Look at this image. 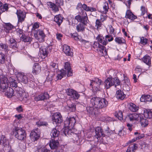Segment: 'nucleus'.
I'll list each match as a JSON object with an SVG mask.
<instances>
[{"label":"nucleus","mask_w":152,"mask_h":152,"mask_svg":"<svg viewBox=\"0 0 152 152\" xmlns=\"http://www.w3.org/2000/svg\"><path fill=\"white\" fill-rule=\"evenodd\" d=\"M82 14L80 13V15H78L75 17V19L78 22L82 23L78 24L76 27V29L78 32H83L85 30V27L84 26H87L89 20L86 12L83 10L81 11Z\"/></svg>","instance_id":"f257e3e1"},{"label":"nucleus","mask_w":152,"mask_h":152,"mask_svg":"<svg viewBox=\"0 0 152 152\" xmlns=\"http://www.w3.org/2000/svg\"><path fill=\"white\" fill-rule=\"evenodd\" d=\"M8 80L7 77L4 75L0 76V88L1 89L4 90L7 89L5 94L9 98H11L14 95L13 89L11 87L8 88Z\"/></svg>","instance_id":"f03ea898"},{"label":"nucleus","mask_w":152,"mask_h":152,"mask_svg":"<svg viewBox=\"0 0 152 152\" xmlns=\"http://www.w3.org/2000/svg\"><path fill=\"white\" fill-rule=\"evenodd\" d=\"M75 123V119L74 117L66 119L64 122V127L61 130L63 133L66 136L69 135L71 132V129L73 127Z\"/></svg>","instance_id":"7ed1b4c3"},{"label":"nucleus","mask_w":152,"mask_h":152,"mask_svg":"<svg viewBox=\"0 0 152 152\" xmlns=\"http://www.w3.org/2000/svg\"><path fill=\"white\" fill-rule=\"evenodd\" d=\"M15 137L20 140H24L26 138V134L25 131L21 128L16 127L13 131Z\"/></svg>","instance_id":"20e7f679"},{"label":"nucleus","mask_w":152,"mask_h":152,"mask_svg":"<svg viewBox=\"0 0 152 152\" xmlns=\"http://www.w3.org/2000/svg\"><path fill=\"white\" fill-rule=\"evenodd\" d=\"M104 83L105 88L108 89L113 85H115L116 87L117 86L120 85V82L117 77L113 78L112 77H109L105 80Z\"/></svg>","instance_id":"39448f33"},{"label":"nucleus","mask_w":152,"mask_h":152,"mask_svg":"<svg viewBox=\"0 0 152 152\" xmlns=\"http://www.w3.org/2000/svg\"><path fill=\"white\" fill-rule=\"evenodd\" d=\"M93 47L102 56L106 55L107 51L105 47L100 45L98 42H94L93 45Z\"/></svg>","instance_id":"423d86ee"},{"label":"nucleus","mask_w":152,"mask_h":152,"mask_svg":"<svg viewBox=\"0 0 152 152\" xmlns=\"http://www.w3.org/2000/svg\"><path fill=\"white\" fill-rule=\"evenodd\" d=\"M102 83V81L97 78H95L94 80H91L90 86L93 90L96 91L100 90V86Z\"/></svg>","instance_id":"0eeeda50"},{"label":"nucleus","mask_w":152,"mask_h":152,"mask_svg":"<svg viewBox=\"0 0 152 152\" xmlns=\"http://www.w3.org/2000/svg\"><path fill=\"white\" fill-rule=\"evenodd\" d=\"M66 92L67 95L70 96L73 99H77L80 96V95L78 92L72 89H67Z\"/></svg>","instance_id":"6e6552de"},{"label":"nucleus","mask_w":152,"mask_h":152,"mask_svg":"<svg viewBox=\"0 0 152 152\" xmlns=\"http://www.w3.org/2000/svg\"><path fill=\"white\" fill-rule=\"evenodd\" d=\"M50 49V46L41 47L39 49V55L42 58H45L48 56Z\"/></svg>","instance_id":"1a4fd4ad"},{"label":"nucleus","mask_w":152,"mask_h":152,"mask_svg":"<svg viewBox=\"0 0 152 152\" xmlns=\"http://www.w3.org/2000/svg\"><path fill=\"white\" fill-rule=\"evenodd\" d=\"M52 118L54 124L60 123L62 121V116L59 112H56L53 114Z\"/></svg>","instance_id":"9d476101"},{"label":"nucleus","mask_w":152,"mask_h":152,"mask_svg":"<svg viewBox=\"0 0 152 152\" xmlns=\"http://www.w3.org/2000/svg\"><path fill=\"white\" fill-rule=\"evenodd\" d=\"M35 36L39 42H42L44 41L45 35L43 31L39 29L37 31V34Z\"/></svg>","instance_id":"9b49d317"},{"label":"nucleus","mask_w":152,"mask_h":152,"mask_svg":"<svg viewBox=\"0 0 152 152\" xmlns=\"http://www.w3.org/2000/svg\"><path fill=\"white\" fill-rule=\"evenodd\" d=\"M17 77L18 80L21 83L24 84H26L28 82V78L27 75H26L24 73H19L18 74Z\"/></svg>","instance_id":"f8f14e48"},{"label":"nucleus","mask_w":152,"mask_h":152,"mask_svg":"<svg viewBox=\"0 0 152 152\" xmlns=\"http://www.w3.org/2000/svg\"><path fill=\"white\" fill-rule=\"evenodd\" d=\"M49 98V96L47 92L42 93L35 96L34 99L36 101L44 100Z\"/></svg>","instance_id":"ddd939ff"},{"label":"nucleus","mask_w":152,"mask_h":152,"mask_svg":"<svg viewBox=\"0 0 152 152\" xmlns=\"http://www.w3.org/2000/svg\"><path fill=\"white\" fill-rule=\"evenodd\" d=\"M100 98L98 97H93L91 100V103L95 107L99 108Z\"/></svg>","instance_id":"4468645a"},{"label":"nucleus","mask_w":152,"mask_h":152,"mask_svg":"<svg viewBox=\"0 0 152 152\" xmlns=\"http://www.w3.org/2000/svg\"><path fill=\"white\" fill-rule=\"evenodd\" d=\"M16 14L18 16V22L22 23L26 17V14L20 10H17Z\"/></svg>","instance_id":"2eb2a0df"},{"label":"nucleus","mask_w":152,"mask_h":152,"mask_svg":"<svg viewBox=\"0 0 152 152\" xmlns=\"http://www.w3.org/2000/svg\"><path fill=\"white\" fill-rule=\"evenodd\" d=\"M39 136V135L38 133V129H36L35 131H32L30 133V137L31 140L34 141L38 139Z\"/></svg>","instance_id":"dca6fc26"},{"label":"nucleus","mask_w":152,"mask_h":152,"mask_svg":"<svg viewBox=\"0 0 152 152\" xmlns=\"http://www.w3.org/2000/svg\"><path fill=\"white\" fill-rule=\"evenodd\" d=\"M4 30L7 33L10 32L15 27L10 23H5L4 25Z\"/></svg>","instance_id":"f3484780"},{"label":"nucleus","mask_w":152,"mask_h":152,"mask_svg":"<svg viewBox=\"0 0 152 152\" xmlns=\"http://www.w3.org/2000/svg\"><path fill=\"white\" fill-rule=\"evenodd\" d=\"M140 115L136 113L130 114L128 115L126 117V118L127 120H129L130 121H132L139 119Z\"/></svg>","instance_id":"a211bd4d"},{"label":"nucleus","mask_w":152,"mask_h":152,"mask_svg":"<svg viewBox=\"0 0 152 152\" xmlns=\"http://www.w3.org/2000/svg\"><path fill=\"white\" fill-rule=\"evenodd\" d=\"M96 134L95 137L97 139L102 136H103L104 133L101 127H97L95 129Z\"/></svg>","instance_id":"6ab92c4d"},{"label":"nucleus","mask_w":152,"mask_h":152,"mask_svg":"<svg viewBox=\"0 0 152 152\" xmlns=\"http://www.w3.org/2000/svg\"><path fill=\"white\" fill-rule=\"evenodd\" d=\"M63 50L64 53L67 56H72L73 53L69 46L65 45L63 46Z\"/></svg>","instance_id":"aec40b11"},{"label":"nucleus","mask_w":152,"mask_h":152,"mask_svg":"<svg viewBox=\"0 0 152 152\" xmlns=\"http://www.w3.org/2000/svg\"><path fill=\"white\" fill-rule=\"evenodd\" d=\"M64 71L67 73V76H70L72 75V71L71 69L70 64L68 62H66L65 64Z\"/></svg>","instance_id":"412c9836"},{"label":"nucleus","mask_w":152,"mask_h":152,"mask_svg":"<svg viewBox=\"0 0 152 152\" xmlns=\"http://www.w3.org/2000/svg\"><path fill=\"white\" fill-rule=\"evenodd\" d=\"M41 71V68L38 63L34 64L33 67L32 73L34 75L39 74Z\"/></svg>","instance_id":"4be33fe9"},{"label":"nucleus","mask_w":152,"mask_h":152,"mask_svg":"<svg viewBox=\"0 0 152 152\" xmlns=\"http://www.w3.org/2000/svg\"><path fill=\"white\" fill-rule=\"evenodd\" d=\"M9 44L10 48L15 49L17 48V43L13 38H11L8 41Z\"/></svg>","instance_id":"5701e85b"},{"label":"nucleus","mask_w":152,"mask_h":152,"mask_svg":"<svg viewBox=\"0 0 152 152\" xmlns=\"http://www.w3.org/2000/svg\"><path fill=\"white\" fill-rule=\"evenodd\" d=\"M142 59L146 64L150 66H151V58L148 55H145L142 58Z\"/></svg>","instance_id":"b1692460"},{"label":"nucleus","mask_w":152,"mask_h":152,"mask_svg":"<svg viewBox=\"0 0 152 152\" xmlns=\"http://www.w3.org/2000/svg\"><path fill=\"white\" fill-rule=\"evenodd\" d=\"M64 18L60 14L56 15L54 18V20L59 26L62 23Z\"/></svg>","instance_id":"393cba45"},{"label":"nucleus","mask_w":152,"mask_h":152,"mask_svg":"<svg viewBox=\"0 0 152 152\" xmlns=\"http://www.w3.org/2000/svg\"><path fill=\"white\" fill-rule=\"evenodd\" d=\"M59 145V142L53 139L50 140L49 146L51 149H55L57 148Z\"/></svg>","instance_id":"a878e982"},{"label":"nucleus","mask_w":152,"mask_h":152,"mask_svg":"<svg viewBox=\"0 0 152 152\" xmlns=\"http://www.w3.org/2000/svg\"><path fill=\"white\" fill-rule=\"evenodd\" d=\"M125 17L132 20H133L137 18V16L134 15L129 10L127 11Z\"/></svg>","instance_id":"bb28decb"},{"label":"nucleus","mask_w":152,"mask_h":152,"mask_svg":"<svg viewBox=\"0 0 152 152\" xmlns=\"http://www.w3.org/2000/svg\"><path fill=\"white\" fill-rule=\"evenodd\" d=\"M141 102H151L152 101V96L145 95L142 96L140 98Z\"/></svg>","instance_id":"cd10ccee"},{"label":"nucleus","mask_w":152,"mask_h":152,"mask_svg":"<svg viewBox=\"0 0 152 152\" xmlns=\"http://www.w3.org/2000/svg\"><path fill=\"white\" fill-rule=\"evenodd\" d=\"M139 119H140L141 125L142 127H146L148 125V121L147 119L144 118L142 116H141L140 115Z\"/></svg>","instance_id":"c85d7f7f"},{"label":"nucleus","mask_w":152,"mask_h":152,"mask_svg":"<svg viewBox=\"0 0 152 152\" xmlns=\"http://www.w3.org/2000/svg\"><path fill=\"white\" fill-rule=\"evenodd\" d=\"M126 95L121 90H118L116 92V97L118 99L123 100L126 97Z\"/></svg>","instance_id":"c756f323"},{"label":"nucleus","mask_w":152,"mask_h":152,"mask_svg":"<svg viewBox=\"0 0 152 152\" xmlns=\"http://www.w3.org/2000/svg\"><path fill=\"white\" fill-rule=\"evenodd\" d=\"M81 7L85 11L87 12H94L96 10V9L94 7H91L88 6L86 4H83L81 5Z\"/></svg>","instance_id":"7c9ffc66"},{"label":"nucleus","mask_w":152,"mask_h":152,"mask_svg":"<svg viewBox=\"0 0 152 152\" xmlns=\"http://www.w3.org/2000/svg\"><path fill=\"white\" fill-rule=\"evenodd\" d=\"M98 41L104 45H106L107 43V41H106V38H104L102 36L99 35L96 38Z\"/></svg>","instance_id":"2f4dec72"},{"label":"nucleus","mask_w":152,"mask_h":152,"mask_svg":"<svg viewBox=\"0 0 152 152\" xmlns=\"http://www.w3.org/2000/svg\"><path fill=\"white\" fill-rule=\"evenodd\" d=\"M99 108H102L106 107L108 104V102L104 98H100Z\"/></svg>","instance_id":"473e14b6"},{"label":"nucleus","mask_w":152,"mask_h":152,"mask_svg":"<svg viewBox=\"0 0 152 152\" xmlns=\"http://www.w3.org/2000/svg\"><path fill=\"white\" fill-rule=\"evenodd\" d=\"M48 5L52 9V10L54 12H56L59 10L58 6H57V4L51 2H49Z\"/></svg>","instance_id":"72a5a7b5"},{"label":"nucleus","mask_w":152,"mask_h":152,"mask_svg":"<svg viewBox=\"0 0 152 152\" xmlns=\"http://www.w3.org/2000/svg\"><path fill=\"white\" fill-rule=\"evenodd\" d=\"M144 115L147 118H152V112L150 110H145L144 111Z\"/></svg>","instance_id":"f704fd0d"},{"label":"nucleus","mask_w":152,"mask_h":152,"mask_svg":"<svg viewBox=\"0 0 152 152\" xmlns=\"http://www.w3.org/2000/svg\"><path fill=\"white\" fill-rule=\"evenodd\" d=\"M66 73H67L64 71V69L61 70L60 71H58L56 76L58 79L61 80Z\"/></svg>","instance_id":"c9c22d12"},{"label":"nucleus","mask_w":152,"mask_h":152,"mask_svg":"<svg viewBox=\"0 0 152 152\" xmlns=\"http://www.w3.org/2000/svg\"><path fill=\"white\" fill-rule=\"evenodd\" d=\"M66 73H67L64 71V69L61 70L60 71H58L56 76L58 79L61 80Z\"/></svg>","instance_id":"e433bc0d"},{"label":"nucleus","mask_w":152,"mask_h":152,"mask_svg":"<svg viewBox=\"0 0 152 152\" xmlns=\"http://www.w3.org/2000/svg\"><path fill=\"white\" fill-rule=\"evenodd\" d=\"M50 68V70L53 72H57L58 70L57 65L54 63L52 62L51 63Z\"/></svg>","instance_id":"4c0bfd02"},{"label":"nucleus","mask_w":152,"mask_h":152,"mask_svg":"<svg viewBox=\"0 0 152 152\" xmlns=\"http://www.w3.org/2000/svg\"><path fill=\"white\" fill-rule=\"evenodd\" d=\"M59 134V132L56 128H53L50 132V135L52 137L55 138L58 137Z\"/></svg>","instance_id":"58836bf2"},{"label":"nucleus","mask_w":152,"mask_h":152,"mask_svg":"<svg viewBox=\"0 0 152 152\" xmlns=\"http://www.w3.org/2000/svg\"><path fill=\"white\" fill-rule=\"evenodd\" d=\"M136 145V144H134L129 145L126 150V152H134L137 148V147Z\"/></svg>","instance_id":"ea45409f"},{"label":"nucleus","mask_w":152,"mask_h":152,"mask_svg":"<svg viewBox=\"0 0 152 152\" xmlns=\"http://www.w3.org/2000/svg\"><path fill=\"white\" fill-rule=\"evenodd\" d=\"M20 39L23 41L26 42H30L32 40V38L30 37L27 36H26L25 35H22V36L20 37Z\"/></svg>","instance_id":"a19ab883"},{"label":"nucleus","mask_w":152,"mask_h":152,"mask_svg":"<svg viewBox=\"0 0 152 152\" xmlns=\"http://www.w3.org/2000/svg\"><path fill=\"white\" fill-rule=\"evenodd\" d=\"M129 108L131 111L133 112H136L138 110L139 107L136 106L134 104L131 103L130 104Z\"/></svg>","instance_id":"79ce46f5"},{"label":"nucleus","mask_w":152,"mask_h":152,"mask_svg":"<svg viewBox=\"0 0 152 152\" xmlns=\"http://www.w3.org/2000/svg\"><path fill=\"white\" fill-rule=\"evenodd\" d=\"M66 109L67 110L71 112H74L76 110V105L74 104H72L66 107Z\"/></svg>","instance_id":"37998d69"},{"label":"nucleus","mask_w":152,"mask_h":152,"mask_svg":"<svg viewBox=\"0 0 152 152\" xmlns=\"http://www.w3.org/2000/svg\"><path fill=\"white\" fill-rule=\"evenodd\" d=\"M7 143V141L4 136H0V145L5 146Z\"/></svg>","instance_id":"c03bdc74"},{"label":"nucleus","mask_w":152,"mask_h":152,"mask_svg":"<svg viewBox=\"0 0 152 152\" xmlns=\"http://www.w3.org/2000/svg\"><path fill=\"white\" fill-rule=\"evenodd\" d=\"M102 22L100 21L99 19H97L96 20L95 23V27L98 30L100 29L102 27Z\"/></svg>","instance_id":"a18cd8bd"},{"label":"nucleus","mask_w":152,"mask_h":152,"mask_svg":"<svg viewBox=\"0 0 152 152\" xmlns=\"http://www.w3.org/2000/svg\"><path fill=\"white\" fill-rule=\"evenodd\" d=\"M109 9L108 3L105 2L104 3L103 6V11L102 12L104 14H106L108 11Z\"/></svg>","instance_id":"49530a36"},{"label":"nucleus","mask_w":152,"mask_h":152,"mask_svg":"<svg viewBox=\"0 0 152 152\" xmlns=\"http://www.w3.org/2000/svg\"><path fill=\"white\" fill-rule=\"evenodd\" d=\"M115 116L118 118L119 120L121 121L123 120V114L121 111H119L117 112L115 114Z\"/></svg>","instance_id":"de8ad7c7"},{"label":"nucleus","mask_w":152,"mask_h":152,"mask_svg":"<svg viewBox=\"0 0 152 152\" xmlns=\"http://www.w3.org/2000/svg\"><path fill=\"white\" fill-rule=\"evenodd\" d=\"M115 41L118 44H122L124 43L125 41L123 38L120 37H116L115 39Z\"/></svg>","instance_id":"09e8293b"},{"label":"nucleus","mask_w":152,"mask_h":152,"mask_svg":"<svg viewBox=\"0 0 152 152\" xmlns=\"http://www.w3.org/2000/svg\"><path fill=\"white\" fill-rule=\"evenodd\" d=\"M53 74H54L53 73L52 74L50 73L49 74H48V75L46 78V79L45 81L46 83L47 82H49L50 84H51V81L53 80Z\"/></svg>","instance_id":"8fccbe9b"},{"label":"nucleus","mask_w":152,"mask_h":152,"mask_svg":"<svg viewBox=\"0 0 152 152\" xmlns=\"http://www.w3.org/2000/svg\"><path fill=\"white\" fill-rule=\"evenodd\" d=\"M5 61V56L4 54L0 53V63L4 64Z\"/></svg>","instance_id":"3c124183"},{"label":"nucleus","mask_w":152,"mask_h":152,"mask_svg":"<svg viewBox=\"0 0 152 152\" xmlns=\"http://www.w3.org/2000/svg\"><path fill=\"white\" fill-rule=\"evenodd\" d=\"M10 83V85L11 87H16L17 86V83L15 80L12 79V81H11Z\"/></svg>","instance_id":"603ef678"},{"label":"nucleus","mask_w":152,"mask_h":152,"mask_svg":"<svg viewBox=\"0 0 152 152\" xmlns=\"http://www.w3.org/2000/svg\"><path fill=\"white\" fill-rule=\"evenodd\" d=\"M140 43L142 45H145L147 43L148 39L144 37H140Z\"/></svg>","instance_id":"864d4df0"},{"label":"nucleus","mask_w":152,"mask_h":152,"mask_svg":"<svg viewBox=\"0 0 152 152\" xmlns=\"http://www.w3.org/2000/svg\"><path fill=\"white\" fill-rule=\"evenodd\" d=\"M86 110L89 114L92 115L95 113L94 108L92 107H88L87 108Z\"/></svg>","instance_id":"5fc2aeb1"},{"label":"nucleus","mask_w":152,"mask_h":152,"mask_svg":"<svg viewBox=\"0 0 152 152\" xmlns=\"http://www.w3.org/2000/svg\"><path fill=\"white\" fill-rule=\"evenodd\" d=\"M142 137L143 136H141L140 135H138L135 138H134L131 140L129 141V143H130L134 142L137 140L141 139Z\"/></svg>","instance_id":"6e6d98bb"},{"label":"nucleus","mask_w":152,"mask_h":152,"mask_svg":"<svg viewBox=\"0 0 152 152\" xmlns=\"http://www.w3.org/2000/svg\"><path fill=\"white\" fill-rule=\"evenodd\" d=\"M8 4H4L1 9V12H4L5 11H7L8 9Z\"/></svg>","instance_id":"4d7b16f0"},{"label":"nucleus","mask_w":152,"mask_h":152,"mask_svg":"<svg viewBox=\"0 0 152 152\" xmlns=\"http://www.w3.org/2000/svg\"><path fill=\"white\" fill-rule=\"evenodd\" d=\"M36 124L37 125L40 126H47L48 125V124L47 122H43L41 121H39L36 122Z\"/></svg>","instance_id":"13d9d810"},{"label":"nucleus","mask_w":152,"mask_h":152,"mask_svg":"<svg viewBox=\"0 0 152 152\" xmlns=\"http://www.w3.org/2000/svg\"><path fill=\"white\" fill-rule=\"evenodd\" d=\"M0 48H1L2 50H7L8 46L5 44L1 43L0 44Z\"/></svg>","instance_id":"bf43d9fd"},{"label":"nucleus","mask_w":152,"mask_h":152,"mask_svg":"<svg viewBox=\"0 0 152 152\" xmlns=\"http://www.w3.org/2000/svg\"><path fill=\"white\" fill-rule=\"evenodd\" d=\"M41 151H42L41 152H51L50 150H48L45 147H41L38 150L39 152Z\"/></svg>","instance_id":"052dcab7"},{"label":"nucleus","mask_w":152,"mask_h":152,"mask_svg":"<svg viewBox=\"0 0 152 152\" xmlns=\"http://www.w3.org/2000/svg\"><path fill=\"white\" fill-rule=\"evenodd\" d=\"M123 89L125 91H129L130 90V88L128 84H125L124 85Z\"/></svg>","instance_id":"680f3d73"},{"label":"nucleus","mask_w":152,"mask_h":152,"mask_svg":"<svg viewBox=\"0 0 152 152\" xmlns=\"http://www.w3.org/2000/svg\"><path fill=\"white\" fill-rule=\"evenodd\" d=\"M56 4L59 7L63 4V0H57L56 1Z\"/></svg>","instance_id":"e2e57ef3"},{"label":"nucleus","mask_w":152,"mask_h":152,"mask_svg":"<svg viewBox=\"0 0 152 152\" xmlns=\"http://www.w3.org/2000/svg\"><path fill=\"white\" fill-rule=\"evenodd\" d=\"M95 145L91 146V148L88 150L86 152H94L96 150V147Z\"/></svg>","instance_id":"0e129e2a"},{"label":"nucleus","mask_w":152,"mask_h":152,"mask_svg":"<svg viewBox=\"0 0 152 152\" xmlns=\"http://www.w3.org/2000/svg\"><path fill=\"white\" fill-rule=\"evenodd\" d=\"M105 38H106V41L107 40L109 42L111 41L113 39V38L112 37L111 35H107L106 36Z\"/></svg>","instance_id":"69168bd1"},{"label":"nucleus","mask_w":152,"mask_h":152,"mask_svg":"<svg viewBox=\"0 0 152 152\" xmlns=\"http://www.w3.org/2000/svg\"><path fill=\"white\" fill-rule=\"evenodd\" d=\"M110 32L111 34H114L115 30V29L113 28L111 25L109 26Z\"/></svg>","instance_id":"338daca9"},{"label":"nucleus","mask_w":152,"mask_h":152,"mask_svg":"<svg viewBox=\"0 0 152 152\" xmlns=\"http://www.w3.org/2000/svg\"><path fill=\"white\" fill-rule=\"evenodd\" d=\"M39 26V23H35L33 26L32 30H34L38 28Z\"/></svg>","instance_id":"774afa93"}]
</instances>
